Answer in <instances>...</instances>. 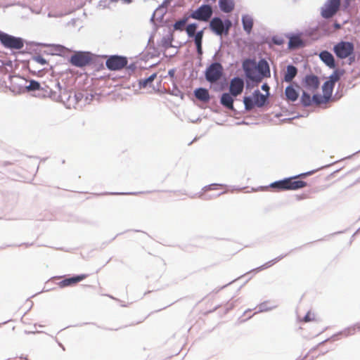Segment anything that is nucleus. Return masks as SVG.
<instances>
[{
  "label": "nucleus",
  "instance_id": "obj_1",
  "mask_svg": "<svg viewBox=\"0 0 360 360\" xmlns=\"http://www.w3.org/2000/svg\"><path fill=\"white\" fill-rule=\"evenodd\" d=\"M312 172L302 173L299 175L285 178L284 179L271 183L269 187L275 191L280 192L284 191H295L307 186L306 181L300 179L305 177Z\"/></svg>",
  "mask_w": 360,
  "mask_h": 360
},
{
  "label": "nucleus",
  "instance_id": "obj_2",
  "mask_svg": "<svg viewBox=\"0 0 360 360\" xmlns=\"http://www.w3.org/2000/svg\"><path fill=\"white\" fill-rule=\"evenodd\" d=\"M106 56H97L89 51H75L70 59V63L76 67L100 65L103 67Z\"/></svg>",
  "mask_w": 360,
  "mask_h": 360
},
{
  "label": "nucleus",
  "instance_id": "obj_3",
  "mask_svg": "<svg viewBox=\"0 0 360 360\" xmlns=\"http://www.w3.org/2000/svg\"><path fill=\"white\" fill-rule=\"evenodd\" d=\"M342 74L343 72H340L339 69L335 70L330 76L329 79L323 84L322 86L323 94H314L313 99L315 103L321 104L328 101L332 96L335 83L340 79Z\"/></svg>",
  "mask_w": 360,
  "mask_h": 360
},
{
  "label": "nucleus",
  "instance_id": "obj_4",
  "mask_svg": "<svg viewBox=\"0 0 360 360\" xmlns=\"http://www.w3.org/2000/svg\"><path fill=\"white\" fill-rule=\"evenodd\" d=\"M269 94L267 95L262 94L259 90L255 91L253 93V97L245 96L243 98L245 109L247 110H252L255 106L259 108L263 107L266 101Z\"/></svg>",
  "mask_w": 360,
  "mask_h": 360
},
{
  "label": "nucleus",
  "instance_id": "obj_5",
  "mask_svg": "<svg viewBox=\"0 0 360 360\" xmlns=\"http://www.w3.org/2000/svg\"><path fill=\"white\" fill-rule=\"evenodd\" d=\"M333 50L337 57L343 59L353 55L354 46L351 42L340 41L334 46Z\"/></svg>",
  "mask_w": 360,
  "mask_h": 360
},
{
  "label": "nucleus",
  "instance_id": "obj_6",
  "mask_svg": "<svg viewBox=\"0 0 360 360\" xmlns=\"http://www.w3.org/2000/svg\"><path fill=\"white\" fill-rule=\"evenodd\" d=\"M1 42L4 47L11 49H20L24 46L23 40L21 38L15 37L2 32Z\"/></svg>",
  "mask_w": 360,
  "mask_h": 360
},
{
  "label": "nucleus",
  "instance_id": "obj_7",
  "mask_svg": "<svg viewBox=\"0 0 360 360\" xmlns=\"http://www.w3.org/2000/svg\"><path fill=\"white\" fill-rule=\"evenodd\" d=\"M340 6V0H327L321 8V14L324 18H330L338 11Z\"/></svg>",
  "mask_w": 360,
  "mask_h": 360
},
{
  "label": "nucleus",
  "instance_id": "obj_8",
  "mask_svg": "<svg viewBox=\"0 0 360 360\" xmlns=\"http://www.w3.org/2000/svg\"><path fill=\"white\" fill-rule=\"evenodd\" d=\"M9 79L11 87L13 89H15L16 86H18L20 89L25 86V88H26L28 91H34L38 90L40 87L39 83L34 80L30 81L29 85H24L22 83L27 82V81L25 80L22 77L17 75L9 76Z\"/></svg>",
  "mask_w": 360,
  "mask_h": 360
},
{
  "label": "nucleus",
  "instance_id": "obj_9",
  "mask_svg": "<svg viewBox=\"0 0 360 360\" xmlns=\"http://www.w3.org/2000/svg\"><path fill=\"white\" fill-rule=\"evenodd\" d=\"M212 15V7L209 5H202L194 11L189 16L195 20L207 21Z\"/></svg>",
  "mask_w": 360,
  "mask_h": 360
},
{
  "label": "nucleus",
  "instance_id": "obj_10",
  "mask_svg": "<svg viewBox=\"0 0 360 360\" xmlns=\"http://www.w3.org/2000/svg\"><path fill=\"white\" fill-rule=\"evenodd\" d=\"M128 60L122 56H110L106 60V68H127Z\"/></svg>",
  "mask_w": 360,
  "mask_h": 360
},
{
  "label": "nucleus",
  "instance_id": "obj_11",
  "mask_svg": "<svg viewBox=\"0 0 360 360\" xmlns=\"http://www.w3.org/2000/svg\"><path fill=\"white\" fill-rule=\"evenodd\" d=\"M303 86L306 91L314 94L319 86V78L312 75H307L304 78Z\"/></svg>",
  "mask_w": 360,
  "mask_h": 360
},
{
  "label": "nucleus",
  "instance_id": "obj_12",
  "mask_svg": "<svg viewBox=\"0 0 360 360\" xmlns=\"http://www.w3.org/2000/svg\"><path fill=\"white\" fill-rule=\"evenodd\" d=\"M87 277H88L87 274H80V275L74 276L70 277V278H65L63 279L62 281H60L58 283V285L62 288L69 287V286H75L79 282L86 279Z\"/></svg>",
  "mask_w": 360,
  "mask_h": 360
},
{
  "label": "nucleus",
  "instance_id": "obj_13",
  "mask_svg": "<svg viewBox=\"0 0 360 360\" xmlns=\"http://www.w3.org/2000/svg\"><path fill=\"white\" fill-rule=\"evenodd\" d=\"M244 88V82L241 78L234 77L230 82L229 91L233 96H238L240 95Z\"/></svg>",
  "mask_w": 360,
  "mask_h": 360
},
{
  "label": "nucleus",
  "instance_id": "obj_14",
  "mask_svg": "<svg viewBox=\"0 0 360 360\" xmlns=\"http://www.w3.org/2000/svg\"><path fill=\"white\" fill-rule=\"evenodd\" d=\"M247 76L255 82H260L263 76H266V73L270 75V69H245Z\"/></svg>",
  "mask_w": 360,
  "mask_h": 360
},
{
  "label": "nucleus",
  "instance_id": "obj_15",
  "mask_svg": "<svg viewBox=\"0 0 360 360\" xmlns=\"http://www.w3.org/2000/svg\"><path fill=\"white\" fill-rule=\"evenodd\" d=\"M44 52L50 55L63 56L69 51L68 49L60 44H45Z\"/></svg>",
  "mask_w": 360,
  "mask_h": 360
},
{
  "label": "nucleus",
  "instance_id": "obj_16",
  "mask_svg": "<svg viewBox=\"0 0 360 360\" xmlns=\"http://www.w3.org/2000/svg\"><path fill=\"white\" fill-rule=\"evenodd\" d=\"M211 30L217 35H222L224 34L225 25L224 22L219 18H214L210 23Z\"/></svg>",
  "mask_w": 360,
  "mask_h": 360
},
{
  "label": "nucleus",
  "instance_id": "obj_17",
  "mask_svg": "<svg viewBox=\"0 0 360 360\" xmlns=\"http://www.w3.org/2000/svg\"><path fill=\"white\" fill-rule=\"evenodd\" d=\"M222 70L223 69H207L205 72L206 79L211 83L217 82L222 77Z\"/></svg>",
  "mask_w": 360,
  "mask_h": 360
},
{
  "label": "nucleus",
  "instance_id": "obj_18",
  "mask_svg": "<svg viewBox=\"0 0 360 360\" xmlns=\"http://www.w3.org/2000/svg\"><path fill=\"white\" fill-rule=\"evenodd\" d=\"M231 94L224 93L221 97V103L224 107L233 110V99Z\"/></svg>",
  "mask_w": 360,
  "mask_h": 360
},
{
  "label": "nucleus",
  "instance_id": "obj_19",
  "mask_svg": "<svg viewBox=\"0 0 360 360\" xmlns=\"http://www.w3.org/2000/svg\"><path fill=\"white\" fill-rule=\"evenodd\" d=\"M242 23L244 30L248 33L250 34L253 27V19L249 15H244L242 17Z\"/></svg>",
  "mask_w": 360,
  "mask_h": 360
},
{
  "label": "nucleus",
  "instance_id": "obj_20",
  "mask_svg": "<svg viewBox=\"0 0 360 360\" xmlns=\"http://www.w3.org/2000/svg\"><path fill=\"white\" fill-rule=\"evenodd\" d=\"M319 56L326 65H328L329 68H334V58L330 53L324 51L320 53Z\"/></svg>",
  "mask_w": 360,
  "mask_h": 360
},
{
  "label": "nucleus",
  "instance_id": "obj_21",
  "mask_svg": "<svg viewBox=\"0 0 360 360\" xmlns=\"http://www.w3.org/2000/svg\"><path fill=\"white\" fill-rule=\"evenodd\" d=\"M195 96L200 101L207 102L210 100L209 92L206 89L198 88L194 91Z\"/></svg>",
  "mask_w": 360,
  "mask_h": 360
},
{
  "label": "nucleus",
  "instance_id": "obj_22",
  "mask_svg": "<svg viewBox=\"0 0 360 360\" xmlns=\"http://www.w3.org/2000/svg\"><path fill=\"white\" fill-rule=\"evenodd\" d=\"M219 7L224 13H230L234 8L233 0H219Z\"/></svg>",
  "mask_w": 360,
  "mask_h": 360
},
{
  "label": "nucleus",
  "instance_id": "obj_23",
  "mask_svg": "<svg viewBox=\"0 0 360 360\" xmlns=\"http://www.w3.org/2000/svg\"><path fill=\"white\" fill-rule=\"evenodd\" d=\"M285 95L286 96L287 100L292 102L295 101L299 96L297 91L292 86H288L286 87L285 91Z\"/></svg>",
  "mask_w": 360,
  "mask_h": 360
},
{
  "label": "nucleus",
  "instance_id": "obj_24",
  "mask_svg": "<svg viewBox=\"0 0 360 360\" xmlns=\"http://www.w3.org/2000/svg\"><path fill=\"white\" fill-rule=\"evenodd\" d=\"M303 46V41L299 36H292L290 38L288 48L294 49Z\"/></svg>",
  "mask_w": 360,
  "mask_h": 360
},
{
  "label": "nucleus",
  "instance_id": "obj_25",
  "mask_svg": "<svg viewBox=\"0 0 360 360\" xmlns=\"http://www.w3.org/2000/svg\"><path fill=\"white\" fill-rule=\"evenodd\" d=\"M193 37H195V44L196 45L198 53L201 55L202 53V40L203 37V31L201 30L198 32Z\"/></svg>",
  "mask_w": 360,
  "mask_h": 360
},
{
  "label": "nucleus",
  "instance_id": "obj_26",
  "mask_svg": "<svg viewBox=\"0 0 360 360\" xmlns=\"http://www.w3.org/2000/svg\"><path fill=\"white\" fill-rule=\"evenodd\" d=\"M301 100H302V104L305 106H309L312 104V103H314L313 96L311 97V96L309 94H307L306 91L303 92Z\"/></svg>",
  "mask_w": 360,
  "mask_h": 360
},
{
  "label": "nucleus",
  "instance_id": "obj_27",
  "mask_svg": "<svg viewBox=\"0 0 360 360\" xmlns=\"http://www.w3.org/2000/svg\"><path fill=\"white\" fill-rule=\"evenodd\" d=\"M297 69H287V72L285 75L284 79L287 82H290L297 75Z\"/></svg>",
  "mask_w": 360,
  "mask_h": 360
},
{
  "label": "nucleus",
  "instance_id": "obj_28",
  "mask_svg": "<svg viewBox=\"0 0 360 360\" xmlns=\"http://www.w3.org/2000/svg\"><path fill=\"white\" fill-rule=\"evenodd\" d=\"M188 18H184L180 20L176 21L174 25V30H183L186 22L188 21Z\"/></svg>",
  "mask_w": 360,
  "mask_h": 360
},
{
  "label": "nucleus",
  "instance_id": "obj_29",
  "mask_svg": "<svg viewBox=\"0 0 360 360\" xmlns=\"http://www.w3.org/2000/svg\"><path fill=\"white\" fill-rule=\"evenodd\" d=\"M196 29H197L196 24L193 23V24L188 25L186 27V32H187L188 35L190 37H193L195 34Z\"/></svg>",
  "mask_w": 360,
  "mask_h": 360
},
{
  "label": "nucleus",
  "instance_id": "obj_30",
  "mask_svg": "<svg viewBox=\"0 0 360 360\" xmlns=\"http://www.w3.org/2000/svg\"><path fill=\"white\" fill-rule=\"evenodd\" d=\"M155 77H156V73L152 74L148 78L141 80L140 82L141 85H142L143 87L146 86L147 85H148L150 82H152L153 81V79H155Z\"/></svg>",
  "mask_w": 360,
  "mask_h": 360
},
{
  "label": "nucleus",
  "instance_id": "obj_31",
  "mask_svg": "<svg viewBox=\"0 0 360 360\" xmlns=\"http://www.w3.org/2000/svg\"><path fill=\"white\" fill-rule=\"evenodd\" d=\"M315 320V315L314 313L311 311H308L307 314L305 315V316L303 319V321L304 322H309Z\"/></svg>",
  "mask_w": 360,
  "mask_h": 360
},
{
  "label": "nucleus",
  "instance_id": "obj_32",
  "mask_svg": "<svg viewBox=\"0 0 360 360\" xmlns=\"http://www.w3.org/2000/svg\"><path fill=\"white\" fill-rule=\"evenodd\" d=\"M33 60L41 65L46 64V60L41 56H34Z\"/></svg>",
  "mask_w": 360,
  "mask_h": 360
},
{
  "label": "nucleus",
  "instance_id": "obj_33",
  "mask_svg": "<svg viewBox=\"0 0 360 360\" xmlns=\"http://www.w3.org/2000/svg\"><path fill=\"white\" fill-rule=\"evenodd\" d=\"M224 25H225L224 34L226 35L231 27V22L229 20H226Z\"/></svg>",
  "mask_w": 360,
  "mask_h": 360
},
{
  "label": "nucleus",
  "instance_id": "obj_34",
  "mask_svg": "<svg viewBox=\"0 0 360 360\" xmlns=\"http://www.w3.org/2000/svg\"><path fill=\"white\" fill-rule=\"evenodd\" d=\"M255 68H269L268 63L264 60H261L257 66Z\"/></svg>",
  "mask_w": 360,
  "mask_h": 360
},
{
  "label": "nucleus",
  "instance_id": "obj_35",
  "mask_svg": "<svg viewBox=\"0 0 360 360\" xmlns=\"http://www.w3.org/2000/svg\"><path fill=\"white\" fill-rule=\"evenodd\" d=\"M219 186H221V185L220 184H211V185H209L208 186L205 187V191H210V190H214V189H217V187Z\"/></svg>",
  "mask_w": 360,
  "mask_h": 360
},
{
  "label": "nucleus",
  "instance_id": "obj_36",
  "mask_svg": "<svg viewBox=\"0 0 360 360\" xmlns=\"http://www.w3.org/2000/svg\"><path fill=\"white\" fill-rule=\"evenodd\" d=\"M273 41L274 44H278V45H281L283 43V40L282 39L277 38V37H274Z\"/></svg>",
  "mask_w": 360,
  "mask_h": 360
},
{
  "label": "nucleus",
  "instance_id": "obj_37",
  "mask_svg": "<svg viewBox=\"0 0 360 360\" xmlns=\"http://www.w3.org/2000/svg\"><path fill=\"white\" fill-rule=\"evenodd\" d=\"M279 260V259H275L274 260H271V261H269V262H267L265 266L266 267H269V266H272L273 264H274L276 262H278Z\"/></svg>",
  "mask_w": 360,
  "mask_h": 360
},
{
  "label": "nucleus",
  "instance_id": "obj_38",
  "mask_svg": "<svg viewBox=\"0 0 360 360\" xmlns=\"http://www.w3.org/2000/svg\"><path fill=\"white\" fill-rule=\"evenodd\" d=\"M209 68H221V65L219 63H215L211 64L209 66Z\"/></svg>",
  "mask_w": 360,
  "mask_h": 360
},
{
  "label": "nucleus",
  "instance_id": "obj_39",
  "mask_svg": "<svg viewBox=\"0 0 360 360\" xmlns=\"http://www.w3.org/2000/svg\"><path fill=\"white\" fill-rule=\"evenodd\" d=\"M251 63V61H250V60H245V61L243 62V68H248V65H249V63Z\"/></svg>",
  "mask_w": 360,
  "mask_h": 360
},
{
  "label": "nucleus",
  "instance_id": "obj_40",
  "mask_svg": "<svg viewBox=\"0 0 360 360\" xmlns=\"http://www.w3.org/2000/svg\"><path fill=\"white\" fill-rule=\"evenodd\" d=\"M262 90L266 91L268 93L269 90V86L267 85V84H264L262 86Z\"/></svg>",
  "mask_w": 360,
  "mask_h": 360
},
{
  "label": "nucleus",
  "instance_id": "obj_41",
  "mask_svg": "<svg viewBox=\"0 0 360 360\" xmlns=\"http://www.w3.org/2000/svg\"><path fill=\"white\" fill-rule=\"evenodd\" d=\"M168 73H169V75L170 76H172H172L174 75V69H171V70L169 71V72H168Z\"/></svg>",
  "mask_w": 360,
  "mask_h": 360
},
{
  "label": "nucleus",
  "instance_id": "obj_42",
  "mask_svg": "<svg viewBox=\"0 0 360 360\" xmlns=\"http://www.w3.org/2000/svg\"><path fill=\"white\" fill-rule=\"evenodd\" d=\"M350 1H351V0H345V4H346V5H347V6H349V5Z\"/></svg>",
  "mask_w": 360,
  "mask_h": 360
},
{
  "label": "nucleus",
  "instance_id": "obj_43",
  "mask_svg": "<svg viewBox=\"0 0 360 360\" xmlns=\"http://www.w3.org/2000/svg\"><path fill=\"white\" fill-rule=\"evenodd\" d=\"M125 3H130L131 0H122Z\"/></svg>",
  "mask_w": 360,
  "mask_h": 360
},
{
  "label": "nucleus",
  "instance_id": "obj_44",
  "mask_svg": "<svg viewBox=\"0 0 360 360\" xmlns=\"http://www.w3.org/2000/svg\"><path fill=\"white\" fill-rule=\"evenodd\" d=\"M287 68H295V67L291 65H289L287 66Z\"/></svg>",
  "mask_w": 360,
  "mask_h": 360
},
{
  "label": "nucleus",
  "instance_id": "obj_45",
  "mask_svg": "<svg viewBox=\"0 0 360 360\" xmlns=\"http://www.w3.org/2000/svg\"><path fill=\"white\" fill-rule=\"evenodd\" d=\"M357 328L360 330V323L356 326Z\"/></svg>",
  "mask_w": 360,
  "mask_h": 360
}]
</instances>
